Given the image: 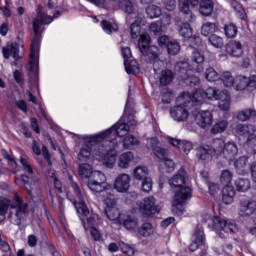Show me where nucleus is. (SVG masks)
<instances>
[{"instance_id":"obj_1","label":"nucleus","mask_w":256,"mask_h":256,"mask_svg":"<svg viewBox=\"0 0 256 256\" xmlns=\"http://www.w3.org/2000/svg\"><path fill=\"white\" fill-rule=\"evenodd\" d=\"M135 125H137L135 113L129 111V100H127L123 120L93 135H76L77 139H82L83 143L77 153L78 161L86 163L92 155L93 159L102 163L106 169H115L117 165L116 149L119 147L117 137H124L122 140L124 149H133V147L139 145V140L129 134L131 127L134 128Z\"/></svg>"},{"instance_id":"obj_2","label":"nucleus","mask_w":256,"mask_h":256,"mask_svg":"<svg viewBox=\"0 0 256 256\" xmlns=\"http://www.w3.org/2000/svg\"><path fill=\"white\" fill-rule=\"evenodd\" d=\"M205 99L219 101L218 108L221 111H229L231 107V96L229 92L226 90L219 92L214 87H209L206 91L197 89L193 92V95L189 92H183L176 100L177 105L170 109V116L174 121H178L179 123L187 121L189 118V111L185 108L187 107V103H191V101L192 103H203Z\"/></svg>"},{"instance_id":"obj_3","label":"nucleus","mask_w":256,"mask_h":256,"mask_svg":"<svg viewBox=\"0 0 256 256\" xmlns=\"http://www.w3.org/2000/svg\"><path fill=\"white\" fill-rule=\"evenodd\" d=\"M53 2L49 0L48 9L45 10L39 6L37 15L33 20L34 36L30 45V59H29V81L32 87H39V51L41 49V33H43V25L53 23L54 19H59L61 12L56 11L53 14ZM53 15V16H51Z\"/></svg>"},{"instance_id":"obj_4","label":"nucleus","mask_w":256,"mask_h":256,"mask_svg":"<svg viewBox=\"0 0 256 256\" xmlns=\"http://www.w3.org/2000/svg\"><path fill=\"white\" fill-rule=\"evenodd\" d=\"M66 195L67 199L74 204L78 215H80V220L82 221L84 229L86 231L87 229H91L90 233L94 241H103L101 232L95 228L97 225L101 224V219L99 218V215L89 212V208H87V204H85V196L81 192L77 183L71 184Z\"/></svg>"},{"instance_id":"obj_5","label":"nucleus","mask_w":256,"mask_h":256,"mask_svg":"<svg viewBox=\"0 0 256 256\" xmlns=\"http://www.w3.org/2000/svg\"><path fill=\"white\" fill-rule=\"evenodd\" d=\"M138 49L144 57H147L151 63H153L154 71L158 75L160 85H169L173 81V72L169 69L160 70L159 67H163L165 62L159 59V48L157 46H151V36L144 34L138 41Z\"/></svg>"},{"instance_id":"obj_6","label":"nucleus","mask_w":256,"mask_h":256,"mask_svg":"<svg viewBox=\"0 0 256 256\" xmlns=\"http://www.w3.org/2000/svg\"><path fill=\"white\" fill-rule=\"evenodd\" d=\"M168 183L174 192L172 211L176 215H183L185 211V207L183 206L193 197L191 188L185 184V170L180 169L176 175L169 179Z\"/></svg>"},{"instance_id":"obj_7","label":"nucleus","mask_w":256,"mask_h":256,"mask_svg":"<svg viewBox=\"0 0 256 256\" xmlns=\"http://www.w3.org/2000/svg\"><path fill=\"white\" fill-rule=\"evenodd\" d=\"M78 174L83 179H89L87 187L92 193H111V184H107V176L99 170H93V166L89 163L79 165Z\"/></svg>"},{"instance_id":"obj_8","label":"nucleus","mask_w":256,"mask_h":256,"mask_svg":"<svg viewBox=\"0 0 256 256\" xmlns=\"http://www.w3.org/2000/svg\"><path fill=\"white\" fill-rule=\"evenodd\" d=\"M11 208L10 219L14 225H21V219L29 213V206L25 203L19 195H16L13 201L9 199L0 200V223L5 221L7 209Z\"/></svg>"},{"instance_id":"obj_9","label":"nucleus","mask_w":256,"mask_h":256,"mask_svg":"<svg viewBox=\"0 0 256 256\" xmlns=\"http://www.w3.org/2000/svg\"><path fill=\"white\" fill-rule=\"evenodd\" d=\"M118 7L121 11L130 15L128 21L131 23L130 35L132 39H138L139 41L143 35H148L147 33L141 34V27L147 25V19L141 13H133L135 6L131 0H118Z\"/></svg>"},{"instance_id":"obj_10","label":"nucleus","mask_w":256,"mask_h":256,"mask_svg":"<svg viewBox=\"0 0 256 256\" xmlns=\"http://www.w3.org/2000/svg\"><path fill=\"white\" fill-rule=\"evenodd\" d=\"M202 221L208 223L209 229L215 231L221 239L227 237L229 233H237V224L233 220H227L219 216L212 217L211 214H204Z\"/></svg>"},{"instance_id":"obj_11","label":"nucleus","mask_w":256,"mask_h":256,"mask_svg":"<svg viewBox=\"0 0 256 256\" xmlns=\"http://www.w3.org/2000/svg\"><path fill=\"white\" fill-rule=\"evenodd\" d=\"M147 147L148 149H152L154 155L160 160L161 171H164V173L175 171V162L169 158V149L159 146L157 138H149L147 140Z\"/></svg>"},{"instance_id":"obj_12","label":"nucleus","mask_w":256,"mask_h":256,"mask_svg":"<svg viewBox=\"0 0 256 256\" xmlns=\"http://www.w3.org/2000/svg\"><path fill=\"white\" fill-rule=\"evenodd\" d=\"M102 193L101 200L106 205L105 207V215L108 217L110 221H113L116 225H121L123 223V214L119 212V208L116 206L115 198L113 197V186H110V192L104 190Z\"/></svg>"},{"instance_id":"obj_13","label":"nucleus","mask_w":256,"mask_h":256,"mask_svg":"<svg viewBox=\"0 0 256 256\" xmlns=\"http://www.w3.org/2000/svg\"><path fill=\"white\" fill-rule=\"evenodd\" d=\"M234 135L238 139L246 140L248 153L256 155V128L255 125L238 124L234 129Z\"/></svg>"},{"instance_id":"obj_14","label":"nucleus","mask_w":256,"mask_h":256,"mask_svg":"<svg viewBox=\"0 0 256 256\" xmlns=\"http://www.w3.org/2000/svg\"><path fill=\"white\" fill-rule=\"evenodd\" d=\"M212 149L214 155L218 157H224L230 163L237 157V153H239V148H237V144L235 142H228L225 144V140L222 138H216L212 142Z\"/></svg>"},{"instance_id":"obj_15","label":"nucleus","mask_w":256,"mask_h":256,"mask_svg":"<svg viewBox=\"0 0 256 256\" xmlns=\"http://www.w3.org/2000/svg\"><path fill=\"white\" fill-rule=\"evenodd\" d=\"M175 71L186 85H189L190 87H195V85H199V77L193 75V70L190 69L189 61L187 59H184L182 61H179L175 65Z\"/></svg>"},{"instance_id":"obj_16","label":"nucleus","mask_w":256,"mask_h":256,"mask_svg":"<svg viewBox=\"0 0 256 256\" xmlns=\"http://www.w3.org/2000/svg\"><path fill=\"white\" fill-rule=\"evenodd\" d=\"M20 163L22 165L23 171L27 173L22 174L20 179L22 183H24L26 191H28L30 195H33V191H37V189H39V181L37 178L33 177V168L25 158L21 157Z\"/></svg>"},{"instance_id":"obj_17","label":"nucleus","mask_w":256,"mask_h":256,"mask_svg":"<svg viewBox=\"0 0 256 256\" xmlns=\"http://www.w3.org/2000/svg\"><path fill=\"white\" fill-rule=\"evenodd\" d=\"M132 212L141 213L144 217H151V215H157L159 213V206H157L153 196L146 197L133 205Z\"/></svg>"},{"instance_id":"obj_18","label":"nucleus","mask_w":256,"mask_h":256,"mask_svg":"<svg viewBox=\"0 0 256 256\" xmlns=\"http://www.w3.org/2000/svg\"><path fill=\"white\" fill-rule=\"evenodd\" d=\"M178 32L180 37H183L191 47H199L201 45V38L199 36L193 35V28L190 23H181L178 25Z\"/></svg>"},{"instance_id":"obj_19","label":"nucleus","mask_w":256,"mask_h":256,"mask_svg":"<svg viewBox=\"0 0 256 256\" xmlns=\"http://www.w3.org/2000/svg\"><path fill=\"white\" fill-rule=\"evenodd\" d=\"M233 87L234 89H236V91H245V89H247L248 91H255L256 76L255 75H252L250 77L243 76V75L236 76Z\"/></svg>"},{"instance_id":"obj_20","label":"nucleus","mask_w":256,"mask_h":256,"mask_svg":"<svg viewBox=\"0 0 256 256\" xmlns=\"http://www.w3.org/2000/svg\"><path fill=\"white\" fill-rule=\"evenodd\" d=\"M122 57L124 59L126 73H128V75H137V73H139V64H137V61L131 59V48L122 47Z\"/></svg>"},{"instance_id":"obj_21","label":"nucleus","mask_w":256,"mask_h":256,"mask_svg":"<svg viewBox=\"0 0 256 256\" xmlns=\"http://www.w3.org/2000/svg\"><path fill=\"white\" fill-rule=\"evenodd\" d=\"M195 121L202 129H207L213 125V113L209 110H196L193 113Z\"/></svg>"},{"instance_id":"obj_22","label":"nucleus","mask_w":256,"mask_h":256,"mask_svg":"<svg viewBox=\"0 0 256 256\" xmlns=\"http://www.w3.org/2000/svg\"><path fill=\"white\" fill-rule=\"evenodd\" d=\"M131 187V177L129 174H119L114 180V189L118 193H127Z\"/></svg>"},{"instance_id":"obj_23","label":"nucleus","mask_w":256,"mask_h":256,"mask_svg":"<svg viewBox=\"0 0 256 256\" xmlns=\"http://www.w3.org/2000/svg\"><path fill=\"white\" fill-rule=\"evenodd\" d=\"M19 44L17 43H11L8 44L6 47L2 48V53L4 56V59H9V57H13L15 61L21 59V55H19Z\"/></svg>"},{"instance_id":"obj_24","label":"nucleus","mask_w":256,"mask_h":256,"mask_svg":"<svg viewBox=\"0 0 256 256\" xmlns=\"http://www.w3.org/2000/svg\"><path fill=\"white\" fill-rule=\"evenodd\" d=\"M205 245V235L203 234V230L197 229L193 236H192V242L189 246L190 251H197L199 247H203Z\"/></svg>"},{"instance_id":"obj_25","label":"nucleus","mask_w":256,"mask_h":256,"mask_svg":"<svg viewBox=\"0 0 256 256\" xmlns=\"http://www.w3.org/2000/svg\"><path fill=\"white\" fill-rule=\"evenodd\" d=\"M226 52L231 57H241L243 55V44L237 40H232L227 43Z\"/></svg>"},{"instance_id":"obj_26","label":"nucleus","mask_w":256,"mask_h":256,"mask_svg":"<svg viewBox=\"0 0 256 256\" xmlns=\"http://www.w3.org/2000/svg\"><path fill=\"white\" fill-rule=\"evenodd\" d=\"M212 157H219L213 153V144L209 146H200L197 151V158L199 161H211Z\"/></svg>"},{"instance_id":"obj_27","label":"nucleus","mask_w":256,"mask_h":256,"mask_svg":"<svg viewBox=\"0 0 256 256\" xmlns=\"http://www.w3.org/2000/svg\"><path fill=\"white\" fill-rule=\"evenodd\" d=\"M168 143H171L173 147H177L183 153H189L193 149V143L187 140H179L175 138H167Z\"/></svg>"},{"instance_id":"obj_28","label":"nucleus","mask_w":256,"mask_h":256,"mask_svg":"<svg viewBox=\"0 0 256 256\" xmlns=\"http://www.w3.org/2000/svg\"><path fill=\"white\" fill-rule=\"evenodd\" d=\"M178 9L180 13H183V15H185L190 23H193V21H195V16L191 11V5L189 4V0H178Z\"/></svg>"},{"instance_id":"obj_29","label":"nucleus","mask_w":256,"mask_h":256,"mask_svg":"<svg viewBox=\"0 0 256 256\" xmlns=\"http://www.w3.org/2000/svg\"><path fill=\"white\" fill-rule=\"evenodd\" d=\"M135 159V155L133 152H124L119 155L117 166L120 169H129V166L131 163H133V160Z\"/></svg>"},{"instance_id":"obj_30","label":"nucleus","mask_w":256,"mask_h":256,"mask_svg":"<svg viewBox=\"0 0 256 256\" xmlns=\"http://www.w3.org/2000/svg\"><path fill=\"white\" fill-rule=\"evenodd\" d=\"M192 61L197 63V68L195 69L196 73H203L202 63L205 62V54L201 51V49L195 48L192 52Z\"/></svg>"},{"instance_id":"obj_31","label":"nucleus","mask_w":256,"mask_h":256,"mask_svg":"<svg viewBox=\"0 0 256 256\" xmlns=\"http://www.w3.org/2000/svg\"><path fill=\"white\" fill-rule=\"evenodd\" d=\"M235 199V188L231 185H226L222 189V201L225 205H231Z\"/></svg>"},{"instance_id":"obj_32","label":"nucleus","mask_w":256,"mask_h":256,"mask_svg":"<svg viewBox=\"0 0 256 256\" xmlns=\"http://www.w3.org/2000/svg\"><path fill=\"white\" fill-rule=\"evenodd\" d=\"M101 27L104 31V33H107V35H111V33H115L117 29H119V26L117 23H115V19L113 18H102Z\"/></svg>"},{"instance_id":"obj_33","label":"nucleus","mask_w":256,"mask_h":256,"mask_svg":"<svg viewBox=\"0 0 256 256\" xmlns=\"http://www.w3.org/2000/svg\"><path fill=\"white\" fill-rule=\"evenodd\" d=\"M236 191L239 193H247L251 189V181L247 178H238L234 182Z\"/></svg>"},{"instance_id":"obj_34","label":"nucleus","mask_w":256,"mask_h":256,"mask_svg":"<svg viewBox=\"0 0 256 256\" xmlns=\"http://www.w3.org/2000/svg\"><path fill=\"white\" fill-rule=\"evenodd\" d=\"M215 7V4L213 3V0H202L200 2V13L201 15H204V17H209L211 13H213V9Z\"/></svg>"},{"instance_id":"obj_35","label":"nucleus","mask_w":256,"mask_h":256,"mask_svg":"<svg viewBox=\"0 0 256 256\" xmlns=\"http://www.w3.org/2000/svg\"><path fill=\"white\" fill-rule=\"evenodd\" d=\"M248 161H249V158H247L246 156H242L239 159L234 161V167L238 175H245V173H247Z\"/></svg>"},{"instance_id":"obj_36","label":"nucleus","mask_w":256,"mask_h":256,"mask_svg":"<svg viewBox=\"0 0 256 256\" xmlns=\"http://www.w3.org/2000/svg\"><path fill=\"white\" fill-rule=\"evenodd\" d=\"M149 169L146 166H138L133 170V177L137 181H143L149 178Z\"/></svg>"},{"instance_id":"obj_37","label":"nucleus","mask_w":256,"mask_h":256,"mask_svg":"<svg viewBox=\"0 0 256 256\" xmlns=\"http://www.w3.org/2000/svg\"><path fill=\"white\" fill-rule=\"evenodd\" d=\"M90 3H93V5H96V7H100L101 9H113L115 7V4L117 3V0H88Z\"/></svg>"},{"instance_id":"obj_38","label":"nucleus","mask_w":256,"mask_h":256,"mask_svg":"<svg viewBox=\"0 0 256 256\" xmlns=\"http://www.w3.org/2000/svg\"><path fill=\"white\" fill-rule=\"evenodd\" d=\"M122 223L128 231H139V222L133 217H128L125 220L122 219Z\"/></svg>"},{"instance_id":"obj_39","label":"nucleus","mask_w":256,"mask_h":256,"mask_svg":"<svg viewBox=\"0 0 256 256\" xmlns=\"http://www.w3.org/2000/svg\"><path fill=\"white\" fill-rule=\"evenodd\" d=\"M220 81H222L224 87H234L235 85V78L229 71H225L220 76Z\"/></svg>"},{"instance_id":"obj_40","label":"nucleus","mask_w":256,"mask_h":256,"mask_svg":"<svg viewBox=\"0 0 256 256\" xmlns=\"http://www.w3.org/2000/svg\"><path fill=\"white\" fill-rule=\"evenodd\" d=\"M161 7L157 5H150L146 8V15L149 19H157L161 17Z\"/></svg>"},{"instance_id":"obj_41","label":"nucleus","mask_w":256,"mask_h":256,"mask_svg":"<svg viewBox=\"0 0 256 256\" xmlns=\"http://www.w3.org/2000/svg\"><path fill=\"white\" fill-rule=\"evenodd\" d=\"M204 77L210 83H215L216 81H221V75H219V73H217L213 67H209L206 69Z\"/></svg>"},{"instance_id":"obj_42","label":"nucleus","mask_w":256,"mask_h":256,"mask_svg":"<svg viewBox=\"0 0 256 256\" xmlns=\"http://www.w3.org/2000/svg\"><path fill=\"white\" fill-rule=\"evenodd\" d=\"M208 43H210L212 47H215V49H222L223 45H225L223 38L217 34L210 35Z\"/></svg>"},{"instance_id":"obj_43","label":"nucleus","mask_w":256,"mask_h":256,"mask_svg":"<svg viewBox=\"0 0 256 256\" xmlns=\"http://www.w3.org/2000/svg\"><path fill=\"white\" fill-rule=\"evenodd\" d=\"M228 126L229 122H227V120H219L213 125L211 132L213 135H217V133H223Z\"/></svg>"},{"instance_id":"obj_44","label":"nucleus","mask_w":256,"mask_h":256,"mask_svg":"<svg viewBox=\"0 0 256 256\" xmlns=\"http://www.w3.org/2000/svg\"><path fill=\"white\" fill-rule=\"evenodd\" d=\"M256 111L253 109L241 110L237 113L236 118L238 121H248L251 117H255Z\"/></svg>"},{"instance_id":"obj_45","label":"nucleus","mask_w":256,"mask_h":256,"mask_svg":"<svg viewBox=\"0 0 256 256\" xmlns=\"http://www.w3.org/2000/svg\"><path fill=\"white\" fill-rule=\"evenodd\" d=\"M224 33L228 39L237 37L238 28L233 23H228L224 26Z\"/></svg>"},{"instance_id":"obj_46","label":"nucleus","mask_w":256,"mask_h":256,"mask_svg":"<svg viewBox=\"0 0 256 256\" xmlns=\"http://www.w3.org/2000/svg\"><path fill=\"white\" fill-rule=\"evenodd\" d=\"M215 31H217V24L215 23L206 22L202 25L201 34L204 37L211 35V33H215Z\"/></svg>"},{"instance_id":"obj_47","label":"nucleus","mask_w":256,"mask_h":256,"mask_svg":"<svg viewBox=\"0 0 256 256\" xmlns=\"http://www.w3.org/2000/svg\"><path fill=\"white\" fill-rule=\"evenodd\" d=\"M232 7L239 19H242V21H245L247 19V13H245V9H243V6L239 4V2L235 0L232 1Z\"/></svg>"},{"instance_id":"obj_48","label":"nucleus","mask_w":256,"mask_h":256,"mask_svg":"<svg viewBox=\"0 0 256 256\" xmlns=\"http://www.w3.org/2000/svg\"><path fill=\"white\" fill-rule=\"evenodd\" d=\"M233 181V172L230 170H223L220 175V183L222 185H231V182Z\"/></svg>"},{"instance_id":"obj_49","label":"nucleus","mask_w":256,"mask_h":256,"mask_svg":"<svg viewBox=\"0 0 256 256\" xmlns=\"http://www.w3.org/2000/svg\"><path fill=\"white\" fill-rule=\"evenodd\" d=\"M153 225L151 223H144L142 227L139 229L138 228V233L142 237H151L154 233Z\"/></svg>"},{"instance_id":"obj_50","label":"nucleus","mask_w":256,"mask_h":256,"mask_svg":"<svg viewBox=\"0 0 256 256\" xmlns=\"http://www.w3.org/2000/svg\"><path fill=\"white\" fill-rule=\"evenodd\" d=\"M169 55H179V52L181 51V44L177 40H171L168 43L167 48Z\"/></svg>"},{"instance_id":"obj_51","label":"nucleus","mask_w":256,"mask_h":256,"mask_svg":"<svg viewBox=\"0 0 256 256\" xmlns=\"http://www.w3.org/2000/svg\"><path fill=\"white\" fill-rule=\"evenodd\" d=\"M119 248L125 256H135V249H133L129 244L120 242Z\"/></svg>"},{"instance_id":"obj_52","label":"nucleus","mask_w":256,"mask_h":256,"mask_svg":"<svg viewBox=\"0 0 256 256\" xmlns=\"http://www.w3.org/2000/svg\"><path fill=\"white\" fill-rule=\"evenodd\" d=\"M163 29L161 22H152L149 25V31L150 33H154V35H161V33H163Z\"/></svg>"},{"instance_id":"obj_53","label":"nucleus","mask_w":256,"mask_h":256,"mask_svg":"<svg viewBox=\"0 0 256 256\" xmlns=\"http://www.w3.org/2000/svg\"><path fill=\"white\" fill-rule=\"evenodd\" d=\"M141 189L144 191V193H150V191L153 189V180L150 177L142 180Z\"/></svg>"},{"instance_id":"obj_54","label":"nucleus","mask_w":256,"mask_h":256,"mask_svg":"<svg viewBox=\"0 0 256 256\" xmlns=\"http://www.w3.org/2000/svg\"><path fill=\"white\" fill-rule=\"evenodd\" d=\"M0 11L4 17H11V5L9 0H5V5L0 6Z\"/></svg>"},{"instance_id":"obj_55","label":"nucleus","mask_w":256,"mask_h":256,"mask_svg":"<svg viewBox=\"0 0 256 256\" xmlns=\"http://www.w3.org/2000/svg\"><path fill=\"white\" fill-rule=\"evenodd\" d=\"M162 3L167 11H175L177 8V0H162Z\"/></svg>"},{"instance_id":"obj_56","label":"nucleus","mask_w":256,"mask_h":256,"mask_svg":"<svg viewBox=\"0 0 256 256\" xmlns=\"http://www.w3.org/2000/svg\"><path fill=\"white\" fill-rule=\"evenodd\" d=\"M49 177H51L55 188L58 189L59 192L61 193V182L57 179V174H55V171H50Z\"/></svg>"},{"instance_id":"obj_57","label":"nucleus","mask_w":256,"mask_h":256,"mask_svg":"<svg viewBox=\"0 0 256 256\" xmlns=\"http://www.w3.org/2000/svg\"><path fill=\"white\" fill-rule=\"evenodd\" d=\"M50 195L52 197L53 206L59 207V209H63V199L55 197V195H53V192H50Z\"/></svg>"},{"instance_id":"obj_58","label":"nucleus","mask_w":256,"mask_h":256,"mask_svg":"<svg viewBox=\"0 0 256 256\" xmlns=\"http://www.w3.org/2000/svg\"><path fill=\"white\" fill-rule=\"evenodd\" d=\"M169 43H171V40L169 39V36H160L158 38V45L160 47H167L168 48Z\"/></svg>"},{"instance_id":"obj_59","label":"nucleus","mask_w":256,"mask_h":256,"mask_svg":"<svg viewBox=\"0 0 256 256\" xmlns=\"http://www.w3.org/2000/svg\"><path fill=\"white\" fill-rule=\"evenodd\" d=\"M160 25L163 29H165V27H169V25H171V15L165 14L160 21Z\"/></svg>"},{"instance_id":"obj_60","label":"nucleus","mask_w":256,"mask_h":256,"mask_svg":"<svg viewBox=\"0 0 256 256\" xmlns=\"http://www.w3.org/2000/svg\"><path fill=\"white\" fill-rule=\"evenodd\" d=\"M208 189L210 191V195L215 197V194L219 193V184L216 183H209Z\"/></svg>"},{"instance_id":"obj_61","label":"nucleus","mask_w":256,"mask_h":256,"mask_svg":"<svg viewBox=\"0 0 256 256\" xmlns=\"http://www.w3.org/2000/svg\"><path fill=\"white\" fill-rule=\"evenodd\" d=\"M172 223H175V218L168 217L160 223V226L162 227V229H167V227H169V225H172Z\"/></svg>"},{"instance_id":"obj_62","label":"nucleus","mask_w":256,"mask_h":256,"mask_svg":"<svg viewBox=\"0 0 256 256\" xmlns=\"http://www.w3.org/2000/svg\"><path fill=\"white\" fill-rule=\"evenodd\" d=\"M250 173L253 183H256V161L250 164Z\"/></svg>"},{"instance_id":"obj_63","label":"nucleus","mask_w":256,"mask_h":256,"mask_svg":"<svg viewBox=\"0 0 256 256\" xmlns=\"http://www.w3.org/2000/svg\"><path fill=\"white\" fill-rule=\"evenodd\" d=\"M16 106L18 107V109H20V111L27 113V103H25V100L16 101Z\"/></svg>"},{"instance_id":"obj_64","label":"nucleus","mask_w":256,"mask_h":256,"mask_svg":"<svg viewBox=\"0 0 256 256\" xmlns=\"http://www.w3.org/2000/svg\"><path fill=\"white\" fill-rule=\"evenodd\" d=\"M172 97L173 94L171 93V91L167 90V92L162 96V103H171Z\"/></svg>"}]
</instances>
